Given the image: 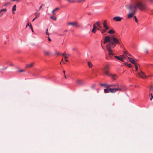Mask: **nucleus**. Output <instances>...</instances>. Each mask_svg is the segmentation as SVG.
Here are the masks:
<instances>
[{
    "label": "nucleus",
    "mask_w": 153,
    "mask_h": 153,
    "mask_svg": "<svg viewBox=\"0 0 153 153\" xmlns=\"http://www.w3.org/2000/svg\"><path fill=\"white\" fill-rule=\"evenodd\" d=\"M56 15V14L55 13H54L52 14V16H55Z\"/></svg>",
    "instance_id": "46"
},
{
    "label": "nucleus",
    "mask_w": 153,
    "mask_h": 153,
    "mask_svg": "<svg viewBox=\"0 0 153 153\" xmlns=\"http://www.w3.org/2000/svg\"><path fill=\"white\" fill-rule=\"evenodd\" d=\"M114 57L115 58H116L119 60H120V59L121 58V57H119L118 56H114Z\"/></svg>",
    "instance_id": "28"
},
{
    "label": "nucleus",
    "mask_w": 153,
    "mask_h": 153,
    "mask_svg": "<svg viewBox=\"0 0 153 153\" xmlns=\"http://www.w3.org/2000/svg\"><path fill=\"white\" fill-rule=\"evenodd\" d=\"M50 18L51 19L54 21H56V18L55 17V16H50Z\"/></svg>",
    "instance_id": "21"
},
{
    "label": "nucleus",
    "mask_w": 153,
    "mask_h": 153,
    "mask_svg": "<svg viewBox=\"0 0 153 153\" xmlns=\"http://www.w3.org/2000/svg\"><path fill=\"white\" fill-rule=\"evenodd\" d=\"M100 85L101 86H104L105 87L107 88L106 86H108V85L106 84H100Z\"/></svg>",
    "instance_id": "24"
},
{
    "label": "nucleus",
    "mask_w": 153,
    "mask_h": 153,
    "mask_svg": "<svg viewBox=\"0 0 153 153\" xmlns=\"http://www.w3.org/2000/svg\"><path fill=\"white\" fill-rule=\"evenodd\" d=\"M48 29H47L46 30V34L48 36H49V34L48 32Z\"/></svg>",
    "instance_id": "32"
},
{
    "label": "nucleus",
    "mask_w": 153,
    "mask_h": 153,
    "mask_svg": "<svg viewBox=\"0 0 153 153\" xmlns=\"http://www.w3.org/2000/svg\"><path fill=\"white\" fill-rule=\"evenodd\" d=\"M24 70H21L19 72H24Z\"/></svg>",
    "instance_id": "50"
},
{
    "label": "nucleus",
    "mask_w": 153,
    "mask_h": 153,
    "mask_svg": "<svg viewBox=\"0 0 153 153\" xmlns=\"http://www.w3.org/2000/svg\"><path fill=\"white\" fill-rule=\"evenodd\" d=\"M125 89L122 86H121L118 88H107L104 89V92L105 93H108L110 92L111 93H115L117 91H123V90Z\"/></svg>",
    "instance_id": "3"
},
{
    "label": "nucleus",
    "mask_w": 153,
    "mask_h": 153,
    "mask_svg": "<svg viewBox=\"0 0 153 153\" xmlns=\"http://www.w3.org/2000/svg\"><path fill=\"white\" fill-rule=\"evenodd\" d=\"M64 77L65 78V79H66V76L65 75V76H64Z\"/></svg>",
    "instance_id": "59"
},
{
    "label": "nucleus",
    "mask_w": 153,
    "mask_h": 153,
    "mask_svg": "<svg viewBox=\"0 0 153 153\" xmlns=\"http://www.w3.org/2000/svg\"><path fill=\"white\" fill-rule=\"evenodd\" d=\"M66 53H65V52H64V53H63L62 54V56H66Z\"/></svg>",
    "instance_id": "42"
},
{
    "label": "nucleus",
    "mask_w": 153,
    "mask_h": 153,
    "mask_svg": "<svg viewBox=\"0 0 153 153\" xmlns=\"http://www.w3.org/2000/svg\"><path fill=\"white\" fill-rule=\"evenodd\" d=\"M107 42L109 43L106 46L107 50L109 52V56L114 55V54L113 53L111 49L110 48L112 47L114 48L116 44H120L119 40L117 38L115 37L114 36H105L104 40L103 43L105 44Z\"/></svg>",
    "instance_id": "1"
},
{
    "label": "nucleus",
    "mask_w": 153,
    "mask_h": 153,
    "mask_svg": "<svg viewBox=\"0 0 153 153\" xmlns=\"http://www.w3.org/2000/svg\"><path fill=\"white\" fill-rule=\"evenodd\" d=\"M31 29V30H32V32H34V31H33V29Z\"/></svg>",
    "instance_id": "58"
},
{
    "label": "nucleus",
    "mask_w": 153,
    "mask_h": 153,
    "mask_svg": "<svg viewBox=\"0 0 153 153\" xmlns=\"http://www.w3.org/2000/svg\"><path fill=\"white\" fill-rule=\"evenodd\" d=\"M48 40L49 41H51V40L49 37L48 38Z\"/></svg>",
    "instance_id": "44"
},
{
    "label": "nucleus",
    "mask_w": 153,
    "mask_h": 153,
    "mask_svg": "<svg viewBox=\"0 0 153 153\" xmlns=\"http://www.w3.org/2000/svg\"><path fill=\"white\" fill-rule=\"evenodd\" d=\"M37 12H36V13H34V15H37V14H38V13H37Z\"/></svg>",
    "instance_id": "53"
},
{
    "label": "nucleus",
    "mask_w": 153,
    "mask_h": 153,
    "mask_svg": "<svg viewBox=\"0 0 153 153\" xmlns=\"http://www.w3.org/2000/svg\"><path fill=\"white\" fill-rule=\"evenodd\" d=\"M8 4H5V5H7Z\"/></svg>",
    "instance_id": "64"
},
{
    "label": "nucleus",
    "mask_w": 153,
    "mask_h": 153,
    "mask_svg": "<svg viewBox=\"0 0 153 153\" xmlns=\"http://www.w3.org/2000/svg\"><path fill=\"white\" fill-rule=\"evenodd\" d=\"M76 1L78 3L83 2H84V0H77Z\"/></svg>",
    "instance_id": "25"
},
{
    "label": "nucleus",
    "mask_w": 153,
    "mask_h": 153,
    "mask_svg": "<svg viewBox=\"0 0 153 153\" xmlns=\"http://www.w3.org/2000/svg\"><path fill=\"white\" fill-rule=\"evenodd\" d=\"M93 27L95 29H97V30H100V29L99 28H98L97 27L95 26V24H94V25H93Z\"/></svg>",
    "instance_id": "23"
},
{
    "label": "nucleus",
    "mask_w": 153,
    "mask_h": 153,
    "mask_svg": "<svg viewBox=\"0 0 153 153\" xmlns=\"http://www.w3.org/2000/svg\"><path fill=\"white\" fill-rule=\"evenodd\" d=\"M109 66L108 65H105L104 66L103 71H108V70L109 69Z\"/></svg>",
    "instance_id": "15"
},
{
    "label": "nucleus",
    "mask_w": 153,
    "mask_h": 153,
    "mask_svg": "<svg viewBox=\"0 0 153 153\" xmlns=\"http://www.w3.org/2000/svg\"><path fill=\"white\" fill-rule=\"evenodd\" d=\"M137 64H136V65H134L135 66V69H136V71H137L138 70V68H137L138 67H137Z\"/></svg>",
    "instance_id": "34"
},
{
    "label": "nucleus",
    "mask_w": 153,
    "mask_h": 153,
    "mask_svg": "<svg viewBox=\"0 0 153 153\" xmlns=\"http://www.w3.org/2000/svg\"><path fill=\"white\" fill-rule=\"evenodd\" d=\"M120 60H121L122 62H123V59L122 58H121Z\"/></svg>",
    "instance_id": "45"
},
{
    "label": "nucleus",
    "mask_w": 153,
    "mask_h": 153,
    "mask_svg": "<svg viewBox=\"0 0 153 153\" xmlns=\"http://www.w3.org/2000/svg\"><path fill=\"white\" fill-rule=\"evenodd\" d=\"M128 59L129 61L133 64H134V65H136V64H137L136 61L133 58H131L128 57Z\"/></svg>",
    "instance_id": "12"
},
{
    "label": "nucleus",
    "mask_w": 153,
    "mask_h": 153,
    "mask_svg": "<svg viewBox=\"0 0 153 153\" xmlns=\"http://www.w3.org/2000/svg\"><path fill=\"white\" fill-rule=\"evenodd\" d=\"M123 18L119 16H116L113 18V19L115 22H120L122 19Z\"/></svg>",
    "instance_id": "6"
},
{
    "label": "nucleus",
    "mask_w": 153,
    "mask_h": 153,
    "mask_svg": "<svg viewBox=\"0 0 153 153\" xmlns=\"http://www.w3.org/2000/svg\"><path fill=\"white\" fill-rule=\"evenodd\" d=\"M76 82L77 84L79 85H82L84 83V82L83 80L79 79L76 80Z\"/></svg>",
    "instance_id": "10"
},
{
    "label": "nucleus",
    "mask_w": 153,
    "mask_h": 153,
    "mask_svg": "<svg viewBox=\"0 0 153 153\" xmlns=\"http://www.w3.org/2000/svg\"><path fill=\"white\" fill-rule=\"evenodd\" d=\"M103 27L105 29H109V26L107 25V21L106 20H105L103 23Z\"/></svg>",
    "instance_id": "9"
},
{
    "label": "nucleus",
    "mask_w": 153,
    "mask_h": 153,
    "mask_svg": "<svg viewBox=\"0 0 153 153\" xmlns=\"http://www.w3.org/2000/svg\"><path fill=\"white\" fill-rule=\"evenodd\" d=\"M59 9V8L57 7V8H56L55 9H54L53 10L55 11H57V10H58Z\"/></svg>",
    "instance_id": "37"
},
{
    "label": "nucleus",
    "mask_w": 153,
    "mask_h": 153,
    "mask_svg": "<svg viewBox=\"0 0 153 153\" xmlns=\"http://www.w3.org/2000/svg\"><path fill=\"white\" fill-rule=\"evenodd\" d=\"M115 33V31L113 30H110L108 32V33L109 34H113Z\"/></svg>",
    "instance_id": "19"
},
{
    "label": "nucleus",
    "mask_w": 153,
    "mask_h": 153,
    "mask_svg": "<svg viewBox=\"0 0 153 153\" xmlns=\"http://www.w3.org/2000/svg\"><path fill=\"white\" fill-rule=\"evenodd\" d=\"M39 13H38V14H37V15H35V18L36 19V18H38V17H39Z\"/></svg>",
    "instance_id": "36"
},
{
    "label": "nucleus",
    "mask_w": 153,
    "mask_h": 153,
    "mask_svg": "<svg viewBox=\"0 0 153 153\" xmlns=\"http://www.w3.org/2000/svg\"><path fill=\"white\" fill-rule=\"evenodd\" d=\"M153 98V96L152 95L151 98L150 99V100H152V99Z\"/></svg>",
    "instance_id": "43"
},
{
    "label": "nucleus",
    "mask_w": 153,
    "mask_h": 153,
    "mask_svg": "<svg viewBox=\"0 0 153 153\" xmlns=\"http://www.w3.org/2000/svg\"><path fill=\"white\" fill-rule=\"evenodd\" d=\"M12 10V11H15L16 10V5H14V6L13 7Z\"/></svg>",
    "instance_id": "22"
},
{
    "label": "nucleus",
    "mask_w": 153,
    "mask_h": 153,
    "mask_svg": "<svg viewBox=\"0 0 153 153\" xmlns=\"http://www.w3.org/2000/svg\"><path fill=\"white\" fill-rule=\"evenodd\" d=\"M55 54L56 55H58L59 54V52H58L57 51H56L55 52Z\"/></svg>",
    "instance_id": "40"
},
{
    "label": "nucleus",
    "mask_w": 153,
    "mask_h": 153,
    "mask_svg": "<svg viewBox=\"0 0 153 153\" xmlns=\"http://www.w3.org/2000/svg\"><path fill=\"white\" fill-rule=\"evenodd\" d=\"M77 50V48H73V50L74 51H76Z\"/></svg>",
    "instance_id": "47"
},
{
    "label": "nucleus",
    "mask_w": 153,
    "mask_h": 153,
    "mask_svg": "<svg viewBox=\"0 0 153 153\" xmlns=\"http://www.w3.org/2000/svg\"><path fill=\"white\" fill-rule=\"evenodd\" d=\"M150 91L151 92H153V87L152 86H151L150 87Z\"/></svg>",
    "instance_id": "27"
},
{
    "label": "nucleus",
    "mask_w": 153,
    "mask_h": 153,
    "mask_svg": "<svg viewBox=\"0 0 153 153\" xmlns=\"http://www.w3.org/2000/svg\"><path fill=\"white\" fill-rule=\"evenodd\" d=\"M131 10L132 11V12L131 13H130L128 14V18H131L132 17L137 11L135 10Z\"/></svg>",
    "instance_id": "7"
},
{
    "label": "nucleus",
    "mask_w": 153,
    "mask_h": 153,
    "mask_svg": "<svg viewBox=\"0 0 153 153\" xmlns=\"http://www.w3.org/2000/svg\"><path fill=\"white\" fill-rule=\"evenodd\" d=\"M137 74L139 77L142 78H144L145 77H147V76L145 75L144 73L141 71H140L139 72H138L137 73Z\"/></svg>",
    "instance_id": "5"
},
{
    "label": "nucleus",
    "mask_w": 153,
    "mask_h": 153,
    "mask_svg": "<svg viewBox=\"0 0 153 153\" xmlns=\"http://www.w3.org/2000/svg\"><path fill=\"white\" fill-rule=\"evenodd\" d=\"M100 28H101V26H100H100H98Z\"/></svg>",
    "instance_id": "60"
},
{
    "label": "nucleus",
    "mask_w": 153,
    "mask_h": 153,
    "mask_svg": "<svg viewBox=\"0 0 153 153\" xmlns=\"http://www.w3.org/2000/svg\"><path fill=\"white\" fill-rule=\"evenodd\" d=\"M36 19L35 18L34 19H33L32 20V22H33L34 21V20Z\"/></svg>",
    "instance_id": "57"
},
{
    "label": "nucleus",
    "mask_w": 153,
    "mask_h": 153,
    "mask_svg": "<svg viewBox=\"0 0 153 153\" xmlns=\"http://www.w3.org/2000/svg\"><path fill=\"white\" fill-rule=\"evenodd\" d=\"M13 12V14H14V13H15V12H14V11H13V12Z\"/></svg>",
    "instance_id": "62"
},
{
    "label": "nucleus",
    "mask_w": 153,
    "mask_h": 153,
    "mask_svg": "<svg viewBox=\"0 0 153 153\" xmlns=\"http://www.w3.org/2000/svg\"><path fill=\"white\" fill-rule=\"evenodd\" d=\"M30 28L32 29H33V28H32V27L31 25L30 24Z\"/></svg>",
    "instance_id": "49"
},
{
    "label": "nucleus",
    "mask_w": 153,
    "mask_h": 153,
    "mask_svg": "<svg viewBox=\"0 0 153 153\" xmlns=\"http://www.w3.org/2000/svg\"><path fill=\"white\" fill-rule=\"evenodd\" d=\"M34 65V63H33V62L31 63H30V64H27L26 65V68H31Z\"/></svg>",
    "instance_id": "14"
},
{
    "label": "nucleus",
    "mask_w": 153,
    "mask_h": 153,
    "mask_svg": "<svg viewBox=\"0 0 153 153\" xmlns=\"http://www.w3.org/2000/svg\"><path fill=\"white\" fill-rule=\"evenodd\" d=\"M70 54L66 53V56H70Z\"/></svg>",
    "instance_id": "51"
},
{
    "label": "nucleus",
    "mask_w": 153,
    "mask_h": 153,
    "mask_svg": "<svg viewBox=\"0 0 153 153\" xmlns=\"http://www.w3.org/2000/svg\"><path fill=\"white\" fill-rule=\"evenodd\" d=\"M65 32H67V30H65Z\"/></svg>",
    "instance_id": "63"
},
{
    "label": "nucleus",
    "mask_w": 153,
    "mask_h": 153,
    "mask_svg": "<svg viewBox=\"0 0 153 153\" xmlns=\"http://www.w3.org/2000/svg\"><path fill=\"white\" fill-rule=\"evenodd\" d=\"M68 24L69 25H72L74 27H79V26L78 25V24L76 22H70L68 23Z\"/></svg>",
    "instance_id": "8"
},
{
    "label": "nucleus",
    "mask_w": 153,
    "mask_h": 153,
    "mask_svg": "<svg viewBox=\"0 0 153 153\" xmlns=\"http://www.w3.org/2000/svg\"><path fill=\"white\" fill-rule=\"evenodd\" d=\"M63 72L64 75H65V70H63Z\"/></svg>",
    "instance_id": "56"
},
{
    "label": "nucleus",
    "mask_w": 153,
    "mask_h": 153,
    "mask_svg": "<svg viewBox=\"0 0 153 153\" xmlns=\"http://www.w3.org/2000/svg\"><path fill=\"white\" fill-rule=\"evenodd\" d=\"M96 29H95L94 27L93 28V29L92 30L91 32L92 33H95L96 32Z\"/></svg>",
    "instance_id": "29"
},
{
    "label": "nucleus",
    "mask_w": 153,
    "mask_h": 153,
    "mask_svg": "<svg viewBox=\"0 0 153 153\" xmlns=\"http://www.w3.org/2000/svg\"><path fill=\"white\" fill-rule=\"evenodd\" d=\"M44 53L47 56H48L50 54V52L48 51H43Z\"/></svg>",
    "instance_id": "16"
},
{
    "label": "nucleus",
    "mask_w": 153,
    "mask_h": 153,
    "mask_svg": "<svg viewBox=\"0 0 153 153\" xmlns=\"http://www.w3.org/2000/svg\"><path fill=\"white\" fill-rule=\"evenodd\" d=\"M20 0H13L12 1H20Z\"/></svg>",
    "instance_id": "55"
},
{
    "label": "nucleus",
    "mask_w": 153,
    "mask_h": 153,
    "mask_svg": "<svg viewBox=\"0 0 153 153\" xmlns=\"http://www.w3.org/2000/svg\"><path fill=\"white\" fill-rule=\"evenodd\" d=\"M64 58L65 59V60L66 62H68V60L67 59H66L68 58V57L67 56H64Z\"/></svg>",
    "instance_id": "30"
},
{
    "label": "nucleus",
    "mask_w": 153,
    "mask_h": 153,
    "mask_svg": "<svg viewBox=\"0 0 153 153\" xmlns=\"http://www.w3.org/2000/svg\"><path fill=\"white\" fill-rule=\"evenodd\" d=\"M43 5V4H42L40 6V7H39V10H40L42 8V6Z\"/></svg>",
    "instance_id": "39"
},
{
    "label": "nucleus",
    "mask_w": 153,
    "mask_h": 153,
    "mask_svg": "<svg viewBox=\"0 0 153 153\" xmlns=\"http://www.w3.org/2000/svg\"><path fill=\"white\" fill-rule=\"evenodd\" d=\"M111 78L114 80H115L117 78V75L116 74H111L110 76Z\"/></svg>",
    "instance_id": "13"
},
{
    "label": "nucleus",
    "mask_w": 153,
    "mask_h": 153,
    "mask_svg": "<svg viewBox=\"0 0 153 153\" xmlns=\"http://www.w3.org/2000/svg\"><path fill=\"white\" fill-rule=\"evenodd\" d=\"M125 65H127V66H128L129 68H131V64H128L127 63H126V64H125Z\"/></svg>",
    "instance_id": "26"
},
{
    "label": "nucleus",
    "mask_w": 153,
    "mask_h": 153,
    "mask_svg": "<svg viewBox=\"0 0 153 153\" xmlns=\"http://www.w3.org/2000/svg\"><path fill=\"white\" fill-rule=\"evenodd\" d=\"M88 65L89 66V67L90 68H91L93 65L92 63L90 62H88Z\"/></svg>",
    "instance_id": "20"
},
{
    "label": "nucleus",
    "mask_w": 153,
    "mask_h": 153,
    "mask_svg": "<svg viewBox=\"0 0 153 153\" xmlns=\"http://www.w3.org/2000/svg\"><path fill=\"white\" fill-rule=\"evenodd\" d=\"M111 58V57L110 56H109L108 57H106V59H109V58Z\"/></svg>",
    "instance_id": "48"
},
{
    "label": "nucleus",
    "mask_w": 153,
    "mask_h": 153,
    "mask_svg": "<svg viewBox=\"0 0 153 153\" xmlns=\"http://www.w3.org/2000/svg\"><path fill=\"white\" fill-rule=\"evenodd\" d=\"M96 24L98 26H100V24L99 22H96Z\"/></svg>",
    "instance_id": "35"
},
{
    "label": "nucleus",
    "mask_w": 153,
    "mask_h": 153,
    "mask_svg": "<svg viewBox=\"0 0 153 153\" xmlns=\"http://www.w3.org/2000/svg\"><path fill=\"white\" fill-rule=\"evenodd\" d=\"M134 19H135V22L137 23L138 22V20L136 18V16H134Z\"/></svg>",
    "instance_id": "31"
},
{
    "label": "nucleus",
    "mask_w": 153,
    "mask_h": 153,
    "mask_svg": "<svg viewBox=\"0 0 153 153\" xmlns=\"http://www.w3.org/2000/svg\"><path fill=\"white\" fill-rule=\"evenodd\" d=\"M103 72H104L105 74H106L108 76H110V75H111V74H110L109 73V72L108 71H103Z\"/></svg>",
    "instance_id": "18"
},
{
    "label": "nucleus",
    "mask_w": 153,
    "mask_h": 153,
    "mask_svg": "<svg viewBox=\"0 0 153 153\" xmlns=\"http://www.w3.org/2000/svg\"><path fill=\"white\" fill-rule=\"evenodd\" d=\"M108 29H106L104 28V29H101L100 30V31L102 34L104 33L106 31V30Z\"/></svg>",
    "instance_id": "17"
},
{
    "label": "nucleus",
    "mask_w": 153,
    "mask_h": 153,
    "mask_svg": "<svg viewBox=\"0 0 153 153\" xmlns=\"http://www.w3.org/2000/svg\"><path fill=\"white\" fill-rule=\"evenodd\" d=\"M7 11V9L4 8L1 9L0 10V17L2 16L3 14H4Z\"/></svg>",
    "instance_id": "11"
},
{
    "label": "nucleus",
    "mask_w": 153,
    "mask_h": 153,
    "mask_svg": "<svg viewBox=\"0 0 153 153\" xmlns=\"http://www.w3.org/2000/svg\"><path fill=\"white\" fill-rule=\"evenodd\" d=\"M120 57L121 58H122L123 59L125 58V57L124 56V55H123L120 56Z\"/></svg>",
    "instance_id": "38"
},
{
    "label": "nucleus",
    "mask_w": 153,
    "mask_h": 153,
    "mask_svg": "<svg viewBox=\"0 0 153 153\" xmlns=\"http://www.w3.org/2000/svg\"><path fill=\"white\" fill-rule=\"evenodd\" d=\"M150 95H150H151V96H152V93H151V94H150V95Z\"/></svg>",
    "instance_id": "61"
},
{
    "label": "nucleus",
    "mask_w": 153,
    "mask_h": 153,
    "mask_svg": "<svg viewBox=\"0 0 153 153\" xmlns=\"http://www.w3.org/2000/svg\"><path fill=\"white\" fill-rule=\"evenodd\" d=\"M10 66H13V63H10Z\"/></svg>",
    "instance_id": "54"
},
{
    "label": "nucleus",
    "mask_w": 153,
    "mask_h": 153,
    "mask_svg": "<svg viewBox=\"0 0 153 153\" xmlns=\"http://www.w3.org/2000/svg\"><path fill=\"white\" fill-rule=\"evenodd\" d=\"M107 86V88H110V87H117V88H119L121 86H123L124 88L125 89L123 90V91H125L127 88L126 86L123 85H119L118 84H111L109 85H108V86Z\"/></svg>",
    "instance_id": "4"
},
{
    "label": "nucleus",
    "mask_w": 153,
    "mask_h": 153,
    "mask_svg": "<svg viewBox=\"0 0 153 153\" xmlns=\"http://www.w3.org/2000/svg\"><path fill=\"white\" fill-rule=\"evenodd\" d=\"M126 8L129 10H135L136 11L137 9L142 11L147 9L146 6L143 0H135L133 4L127 5Z\"/></svg>",
    "instance_id": "2"
},
{
    "label": "nucleus",
    "mask_w": 153,
    "mask_h": 153,
    "mask_svg": "<svg viewBox=\"0 0 153 153\" xmlns=\"http://www.w3.org/2000/svg\"><path fill=\"white\" fill-rule=\"evenodd\" d=\"M55 12V11H54V10H52V14H53V13H54V12Z\"/></svg>",
    "instance_id": "52"
},
{
    "label": "nucleus",
    "mask_w": 153,
    "mask_h": 153,
    "mask_svg": "<svg viewBox=\"0 0 153 153\" xmlns=\"http://www.w3.org/2000/svg\"><path fill=\"white\" fill-rule=\"evenodd\" d=\"M124 53H125L126 54H127V55H128V56H131V55L130 54L128 53H127V52H124Z\"/></svg>",
    "instance_id": "33"
},
{
    "label": "nucleus",
    "mask_w": 153,
    "mask_h": 153,
    "mask_svg": "<svg viewBox=\"0 0 153 153\" xmlns=\"http://www.w3.org/2000/svg\"><path fill=\"white\" fill-rule=\"evenodd\" d=\"M30 26L29 25V23H28L27 24V25H26V28H27V26H29V27H30Z\"/></svg>",
    "instance_id": "41"
}]
</instances>
